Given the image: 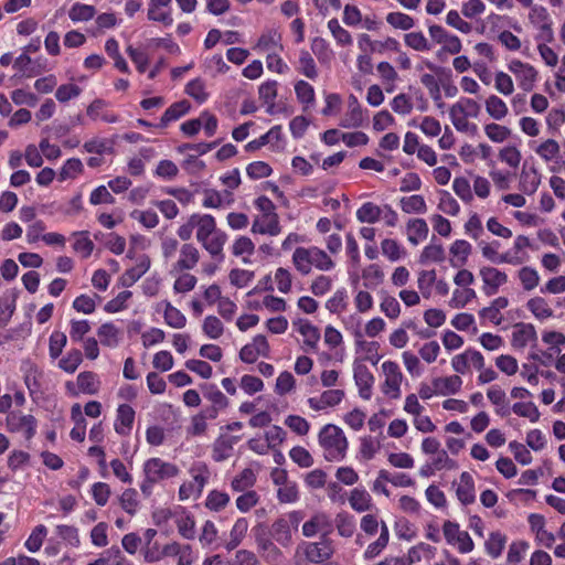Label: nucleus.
<instances>
[{"label": "nucleus", "mask_w": 565, "mask_h": 565, "mask_svg": "<svg viewBox=\"0 0 565 565\" xmlns=\"http://www.w3.org/2000/svg\"><path fill=\"white\" fill-rule=\"evenodd\" d=\"M291 263L301 276L310 275L313 268L319 271H331L335 268V262L331 255L315 245L296 247Z\"/></svg>", "instance_id": "obj_1"}, {"label": "nucleus", "mask_w": 565, "mask_h": 565, "mask_svg": "<svg viewBox=\"0 0 565 565\" xmlns=\"http://www.w3.org/2000/svg\"><path fill=\"white\" fill-rule=\"evenodd\" d=\"M254 206L259 211V215L254 217L250 232L269 236L279 235L282 227L274 202L268 196L260 195L254 200Z\"/></svg>", "instance_id": "obj_2"}, {"label": "nucleus", "mask_w": 565, "mask_h": 565, "mask_svg": "<svg viewBox=\"0 0 565 565\" xmlns=\"http://www.w3.org/2000/svg\"><path fill=\"white\" fill-rule=\"evenodd\" d=\"M319 445L327 461H342L348 451V439L343 430L333 424L324 425L319 431Z\"/></svg>", "instance_id": "obj_3"}, {"label": "nucleus", "mask_w": 565, "mask_h": 565, "mask_svg": "<svg viewBox=\"0 0 565 565\" xmlns=\"http://www.w3.org/2000/svg\"><path fill=\"white\" fill-rule=\"evenodd\" d=\"M334 551L333 541L326 534L319 541L301 542L297 547V554L302 555L306 561L312 564H322L329 561L333 556Z\"/></svg>", "instance_id": "obj_4"}, {"label": "nucleus", "mask_w": 565, "mask_h": 565, "mask_svg": "<svg viewBox=\"0 0 565 565\" xmlns=\"http://www.w3.org/2000/svg\"><path fill=\"white\" fill-rule=\"evenodd\" d=\"M256 546L260 556L269 564L284 565L286 557L280 548L267 535L263 525H257L253 529Z\"/></svg>", "instance_id": "obj_5"}, {"label": "nucleus", "mask_w": 565, "mask_h": 565, "mask_svg": "<svg viewBox=\"0 0 565 565\" xmlns=\"http://www.w3.org/2000/svg\"><path fill=\"white\" fill-rule=\"evenodd\" d=\"M443 533L446 542L460 553L466 554L473 550V542L469 533L460 530L458 523L446 521L443 525Z\"/></svg>", "instance_id": "obj_6"}, {"label": "nucleus", "mask_w": 565, "mask_h": 565, "mask_svg": "<svg viewBox=\"0 0 565 565\" xmlns=\"http://www.w3.org/2000/svg\"><path fill=\"white\" fill-rule=\"evenodd\" d=\"M179 473V468L167 462L160 458H150L143 463V475L154 482H161L163 480L175 477Z\"/></svg>", "instance_id": "obj_7"}, {"label": "nucleus", "mask_w": 565, "mask_h": 565, "mask_svg": "<svg viewBox=\"0 0 565 565\" xmlns=\"http://www.w3.org/2000/svg\"><path fill=\"white\" fill-rule=\"evenodd\" d=\"M382 372L384 375V383L382 384V392L392 399L401 397V383L403 374L399 366L391 361L382 364Z\"/></svg>", "instance_id": "obj_8"}, {"label": "nucleus", "mask_w": 565, "mask_h": 565, "mask_svg": "<svg viewBox=\"0 0 565 565\" xmlns=\"http://www.w3.org/2000/svg\"><path fill=\"white\" fill-rule=\"evenodd\" d=\"M7 427L11 433L21 434L26 440H31L38 428V420L33 415L11 413L7 417Z\"/></svg>", "instance_id": "obj_9"}, {"label": "nucleus", "mask_w": 565, "mask_h": 565, "mask_svg": "<svg viewBox=\"0 0 565 565\" xmlns=\"http://www.w3.org/2000/svg\"><path fill=\"white\" fill-rule=\"evenodd\" d=\"M200 257V250L194 244L184 243L180 246L178 257L171 265L169 273L190 271L198 266Z\"/></svg>", "instance_id": "obj_10"}, {"label": "nucleus", "mask_w": 565, "mask_h": 565, "mask_svg": "<svg viewBox=\"0 0 565 565\" xmlns=\"http://www.w3.org/2000/svg\"><path fill=\"white\" fill-rule=\"evenodd\" d=\"M458 463L451 459L445 449L431 456L420 468L419 476L423 478L433 477L437 471L441 470H456Z\"/></svg>", "instance_id": "obj_11"}, {"label": "nucleus", "mask_w": 565, "mask_h": 565, "mask_svg": "<svg viewBox=\"0 0 565 565\" xmlns=\"http://www.w3.org/2000/svg\"><path fill=\"white\" fill-rule=\"evenodd\" d=\"M366 119V110H364L354 95L348 98V110L340 121L342 128H359Z\"/></svg>", "instance_id": "obj_12"}, {"label": "nucleus", "mask_w": 565, "mask_h": 565, "mask_svg": "<svg viewBox=\"0 0 565 565\" xmlns=\"http://www.w3.org/2000/svg\"><path fill=\"white\" fill-rule=\"evenodd\" d=\"M241 440V436H232L227 433H221L213 443L212 458L216 462H222L232 457L234 446Z\"/></svg>", "instance_id": "obj_13"}, {"label": "nucleus", "mask_w": 565, "mask_h": 565, "mask_svg": "<svg viewBox=\"0 0 565 565\" xmlns=\"http://www.w3.org/2000/svg\"><path fill=\"white\" fill-rule=\"evenodd\" d=\"M254 50L259 53L271 54L275 52H282V36L281 33L276 29H268L264 31L258 38Z\"/></svg>", "instance_id": "obj_14"}, {"label": "nucleus", "mask_w": 565, "mask_h": 565, "mask_svg": "<svg viewBox=\"0 0 565 565\" xmlns=\"http://www.w3.org/2000/svg\"><path fill=\"white\" fill-rule=\"evenodd\" d=\"M227 239V234L222 230H217L213 236H209L207 238L200 241L199 244L205 249L212 259L217 263H222L225 258L224 246Z\"/></svg>", "instance_id": "obj_15"}, {"label": "nucleus", "mask_w": 565, "mask_h": 565, "mask_svg": "<svg viewBox=\"0 0 565 565\" xmlns=\"http://www.w3.org/2000/svg\"><path fill=\"white\" fill-rule=\"evenodd\" d=\"M536 339L535 328L530 323H516L512 329L511 343L515 350H523Z\"/></svg>", "instance_id": "obj_16"}, {"label": "nucleus", "mask_w": 565, "mask_h": 565, "mask_svg": "<svg viewBox=\"0 0 565 565\" xmlns=\"http://www.w3.org/2000/svg\"><path fill=\"white\" fill-rule=\"evenodd\" d=\"M354 381L359 388V395L363 399H370L372 396V387L374 377L366 365L355 362L354 363Z\"/></svg>", "instance_id": "obj_17"}, {"label": "nucleus", "mask_w": 565, "mask_h": 565, "mask_svg": "<svg viewBox=\"0 0 565 565\" xmlns=\"http://www.w3.org/2000/svg\"><path fill=\"white\" fill-rule=\"evenodd\" d=\"M150 257L146 254L139 255L137 257L136 265L126 269V271L121 275L120 284L124 287H131L150 269Z\"/></svg>", "instance_id": "obj_18"}, {"label": "nucleus", "mask_w": 565, "mask_h": 565, "mask_svg": "<svg viewBox=\"0 0 565 565\" xmlns=\"http://www.w3.org/2000/svg\"><path fill=\"white\" fill-rule=\"evenodd\" d=\"M170 3L171 0H150L147 13L148 19L170 26L173 23Z\"/></svg>", "instance_id": "obj_19"}, {"label": "nucleus", "mask_w": 565, "mask_h": 565, "mask_svg": "<svg viewBox=\"0 0 565 565\" xmlns=\"http://www.w3.org/2000/svg\"><path fill=\"white\" fill-rule=\"evenodd\" d=\"M344 397V391L342 390H328L321 393L320 396L309 397V407L313 411H323L328 407H334L339 405Z\"/></svg>", "instance_id": "obj_20"}, {"label": "nucleus", "mask_w": 565, "mask_h": 565, "mask_svg": "<svg viewBox=\"0 0 565 565\" xmlns=\"http://www.w3.org/2000/svg\"><path fill=\"white\" fill-rule=\"evenodd\" d=\"M135 411L128 404H120L117 408L114 423L115 431L120 436H128L132 429L135 420Z\"/></svg>", "instance_id": "obj_21"}, {"label": "nucleus", "mask_w": 565, "mask_h": 565, "mask_svg": "<svg viewBox=\"0 0 565 565\" xmlns=\"http://www.w3.org/2000/svg\"><path fill=\"white\" fill-rule=\"evenodd\" d=\"M98 341L106 348H116L122 339V330L114 322H105L97 330Z\"/></svg>", "instance_id": "obj_22"}, {"label": "nucleus", "mask_w": 565, "mask_h": 565, "mask_svg": "<svg viewBox=\"0 0 565 565\" xmlns=\"http://www.w3.org/2000/svg\"><path fill=\"white\" fill-rule=\"evenodd\" d=\"M233 202V193L230 191L223 193L214 189L203 191L202 206L205 209H221L231 205Z\"/></svg>", "instance_id": "obj_23"}, {"label": "nucleus", "mask_w": 565, "mask_h": 565, "mask_svg": "<svg viewBox=\"0 0 565 565\" xmlns=\"http://www.w3.org/2000/svg\"><path fill=\"white\" fill-rule=\"evenodd\" d=\"M191 109V105L188 100H179L171 104L163 115L160 118L158 128H167L171 122L179 120L181 117L185 116Z\"/></svg>", "instance_id": "obj_24"}, {"label": "nucleus", "mask_w": 565, "mask_h": 565, "mask_svg": "<svg viewBox=\"0 0 565 565\" xmlns=\"http://www.w3.org/2000/svg\"><path fill=\"white\" fill-rule=\"evenodd\" d=\"M270 539L281 547H289L292 544V529L281 518L273 522L269 530Z\"/></svg>", "instance_id": "obj_25"}, {"label": "nucleus", "mask_w": 565, "mask_h": 565, "mask_svg": "<svg viewBox=\"0 0 565 565\" xmlns=\"http://www.w3.org/2000/svg\"><path fill=\"white\" fill-rule=\"evenodd\" d=\"M456 486L457 499L463 504L468 505L476 499L475 483L472 476L469 472H462L460 480Z\"/></svg>", "instance_id": "obj_26"}, {"label": "nucleus", "mask_w": 565, "mask_h": 565, "mask_svg": "<svg viewBox=\"0 0 565 565\" xmlns=\"http://www.w3.org/2000/svg\"><path fill=\"white\" fill-rule=\"evenodd\" d=\"M429 233V227L424 218H412L406 224V235L408 242L416 246L424 242Z\"/></svg>", "instance_id": "obj_27"}, {"label": "nucleus", "mask_w": 565, "mask_h": 565, "mask_svg": "<svg viewBox=\"0 0 565 565\" xmlns=\"http://www.w3.org/2000/svg\"><path fill=\"white\" fill-rule=\"evenodd\" d=\"M330 525V520L327 514L316 513L302 524V534L306 537H313L320 532H327Z\"/></svg>", "instance_id": "obj_28"}, {"label": "nucleus", "mask_w": 565, "mask_h": 565, "mask_svg": "<svg viewBox=\"0 0 565 565\" xmlns=\"http://www.w3.org/2000/svg\"><path fill=\"white\" fill-rule=\"evenodd\" d=\"M294 326L301 337L300 341L309 349H313L320 340L319 329L307 320H299Z\"/></svg>", "instance_id": "obj_29"}, {"label": "nucleus", "mask_w": 565, "mask_h": 565, "mask_svg": "<svg viewBox=\"0 0 565 565\" xmlns=\"http://www.w3.org/2000/svg\"><path fill=\"white\" fill-rule=\"evenodd\" d=\"M349 503L350 507L359 513L370 511L373 507L372 497L363 487H356L351 490Z\"/></svg>", "instance_id": "obj_30"}, {"label": "nucleus", "mask_w": 565, "mask_h": 565, "mask_svg": "<svg viewBox=\"0 0 565 565\" xmlns=\"http://www.w3.org/2000/svg\"><path fill=\"white\" fill-rule=\"evenodd\" d=\"M196 231L195 238L198 243L207 238L209 236H213L215 232L218 230L216 225V220L211 214H201L196 213Z\"/></svg>", "instance_id": "obj_31"}, {"label": "nucleus", "mask_w": 565, "mask_h": 565, "mask_svg": "<svg viewBox=\"0 0 565 565\" xmlns=\"http://www.w3.org/2000/svg\"><path fill=\"white\" fill-rule=\"evenodd\" d=\"M390 541V531L384 521H381V532L376 541L370 543L363 553L364 559H373L379 556L387 546Z\"/></svg>", "instance_id": "obj_32"}, {"label": "nucleus", "mask_w": 565, "mask_h": 565, "mask_svg": "<svg viewBox=\"0 0 565 565\" xmlns=\"http://www.w3.org/2000/svg\"><path fill=\"white\" fill-rule=\"evenodd\" d=\"M450 264L452 267H461L466 264L471 253V245L465 239H457L450 246Z\"/></svg>", "instance_id": "obj_33"}, {"label": "nucleus", "mask_w": 565, "mask_h": 565, "mask_svg": "<svg viewBox=\"0 0 565 565\" xmlns=\"http://www.w3.org/2000/svg\"><path fill=\"white\" fill-rule=\"evenodd\" d=\"M295 94L297 100L302 105L303 110H308L315 105L316 93L311 84L303 79H299L295 83Z\"/></svg>", "instance_id": "obj_34"}, {"label": "nucleus", "mask_w": 565, "mask_h": 565, "mask_svg": "<svg viewBox=\"0 0 565 565\" xmlns=\"http://www.w3.org/2000/svg\"><path fill=\"white\" fill-rule=\"evenodd\" d=\"M21 371L23 372L24 383L30 392V395L39 393L41 388V373L39 372L38 367L29 360H26L22 363Z\"/></svg>", "instance_id": "obj_35"}, {"label": "nucleus", "mask_w": 565, "mask_h": 565, "mask_svg": "<svg viewBox=\"0 0 565 565\" xmlns=\"http://www.w3.org/2000/svg\"><path fill=\"white\" fill-rule=\"evenodd\" d=\"M310 47L321 64H329L334 58L330 43L323 38H313Z\"/></svg>", "instance_id": "obj_36"}, {"label": "nucleus", "mask_w": 565, "mask_h": 565, "mask_svg": "<svg viewBox=\"0 0 565 565\" xmlns=\"http://www.w3.org/2000/svg\"><path fill=\"white\" fill-rule=\"evenodd\" d=\"M256 480L255 471L250 468H245L233 478L231 488L235 492L248 491L254 487Z\"/></svg>", "instance_id": "obj_37"}, {"label": "nucleus", "mask_w": 565, "mask_h": 565, "mask_svg": "<svg viewBox=\"0 0 565 565\" xmlns=\"http://www.w3.org/2000/svg\"><path fill=\"white\" fill-rule=\"evenodd\" d=\"M328 30L330 31L333 40L337 45L340 47L351 46L353 44V39L351 33L341 26L338 19L332 18L327 23Z\"/></svg>", "instance_id": "obj_38"}, {"label": "nucleus", "mask_w": 565, "mask_h": 565, "mask_svg": "<svg viewBox=\"0 0 565 565\" xmlns=\"http://www.w3.org/2000/svg\"><path fill=\"white\" fill-rule=\"evenodd\" d=\"M249 523L246 518H238L230 532V540L225 544L227 551L236 548L245 537Z\"/></svg>", "instance_id": "obj_39"}, {"label": "nucleus", "mask_w": 565, "mask_h": 565, "mask_svg": "<svg viewBox=\"0 0 565 565\" xmlns=\"http://www.w3.org/2000/svg\"><path fill=\"white\" fill-rule=\"evenodd\" d=\"M84 171V166L81 159L78 158H71L67 159L63 166L61 167L57 179L60 182H64L67 180H74L79 174H82Z\"/></svg>", "instance_id": "obj_40"}, {"label": "nucleus", "mask_w": 565, "mask_h": 565, "mask_svg": "<svg viewBox=\"0 0 565 565\" xmlns=\"http://www.w3.org/2000/svg\"><path fill=\"white\" fill-rule=\"evenodd\" d=\"M72 419L74 420L75 426L71 430L70 436L73 440L82 443L86 435V419L83 416L79 404H74L72 406Z\"/></svg>", "instance_id": "obj_41"}, {"label": "nucleus", "mask_w": 565, "mask_h": 565, "mask_svg": "<svg viewBox=\"0 0 565 565\" xmlns=\"http://www.w3.org/2000/svg\"><path fill=\"white\" fill-rule=\"evenodd\" d=\"M170 275L175 277L173 282L175 294H186L193 290L198 284L196 277L189 271L170 273Z\"/></svg>", "instance_id": "obj_42"}, {"label": "nucleus", "mask_w": 565, "mask_h": 565, "mask_svg": "<svg viewBox=\"0 0 565 565\" xmlns=\"http://www.w3.org/2000/svg\"><path fill=\"white\" fill-rule=\"evenodd\" d=\"M382 215V206L365 202L356 210V218L361 223L374 224Z\"/></svg>", "instance_id": "obj_43"}, {"label": "nucleus", "mask_w": 565, "mask_h": 565, "mask_svg": "<svg viewBox=\"0 0 565 565\" xmlns=\"http://www.w3.org/2000/svg\"><path fill=\"white\" fill-rule=\"evenodd\" d=\"M161 307L163 308V317L167 324L175 329L185 327L186 318L178 308L172 306L169 301L162 302Z\"/></svg>", "instance_id": "obj_44"}, {"label": "nucleus", "mask_w": 565, "mask_h": 565, "mask_svg": "<svg viewBox=\"0 0 565 565\" xmlns=\"http://www.w3.org/2000/svg\"><path fill=\"white\" fill-rule=\"evenodd\" d=\"M190 475L191 483L196 489V494L200 495L210 478V470L204 462H196L190 468Z\"/></svg>", "instance_id": "obj_45"}, {"label": "nucleus", "mask_w": 565, "mask_h": 565, "mask_svg": "<svg viewBox=\"0 0 565 565\" xmlns=\"http://www.w3.org/2000/svg\"><path fill=\"white\" fill-rule=\"evenodd\" d=\"M401 209L407 214H424L427 211V204L423 195L413 194L401 199Z\"/></svg>", "instance_id": "obj_46"}, {"label": "nucleus", "mask_w": 565, "mask_h": 565, "mask_svg": "<svg viewBox=\"0 0 565 565\" xmlns=\"http://www.w3.org/2000/svg\"><path fill=\"white\" fill-rule=\"evenodd\" d=\"M297 70L300 74L306 76L309 79H316L318 77V70L316 62L311 54L306 51L301 50L299 52V60H298V66Z\"/></svg>", "instance_id": "obj_47"}, {"label": "nucleus", "mask_w": 565, "mask_h": 565, "mask_svg": "<svg viewBox=\"0 0 565 565\" xmlns=\"http://www.w3.org/2000/svg\"><path fill=\"white\" fill-rule=\"evenodd\" d=\"M449 116L452 125L458 131L469 134H475L477 131V126L475 124L469 122V117L466 114H463L459 107L452 105L449 110Z\"/></svg>", "instance_id": "obj_48"}, {"label": "nucleus", "mask_w": 565, "mask_h": 565, "mask_svg": "<svg viewBox=\"0 0 565 565\" xmlns=\"http://www.w3.org/2000/svg\"><path fill=\"white\" fill-rule=\"evenodd\" d=\"M278 83L274 79H268L260 84L258 87L259 99L268 107L267 111L271 113L275 107V99L277 97Z\"/></svg>", "instance_id": "obj_49"}, {"label": "nucleus", "mask_w": 565, "mask_h": 565, "mask_svg": "<svg viewBox=\"0 0 565 565\" xmlns=\"http://www.w3.org/2000/svg\"><path fill=\"white\" fill-rule=\"evenodd\" d=\"M527 309L533 313V316L544 321L551 317H553V310L550 307L548 302L542 297H534L527 301Z\"/></svg>", "instance_id": "obj_50"}, {"label": "nucleus", "mask_w": 565, "mask_h": 565, "mask_svg": "<svg viewBox=\"0 0 565 565\" xmlns=\"http://www.w3.org/2000/svg\"><path fill=\"white\" fill-rule=\"evenodd\" d=\"M175 525L183 539L193 540L195 537V521L189 513L182 512L177 515Z\"/></svg>", "instance_id": "obj_51"}, {"label": "nucleus", "mask_w": 565, "mask_h": 565, "mask_svg": "<svg viewBox=\"0 0 565 565\" xmlns=\"http://www.w3.org/2000/svg\"><path fill=\"white\" fill-rule=\"evenodd\" d=\"M255 252V244L247 236L237 237L232 246V253L235 256H242L244 263H249V257Z\"/></svg>", "instance_id": "obj_52"}, {"label": "nucleus", "mask_w": 565, "mask_h": 565, "mask_svg": "<svg viewBox=\"0 0 565 565\" xmlns=\"http://www.w3.org/2000/svg\"><path fill=\"white\" fill-rule=\"evenodd\" d=\"M100 297L97 294L93 295H79L73 301V308L81 313L90 315L95 311L97 301Z\"/></svg>", "instance_id": "obj_53"}, {"label": "nucleus", "mask_w": 565, "mask_h": 565, "mask_svg": "<svg viewBox=\"0 0 565 565\" xmlns=\"http://www.w3.org/2000/svg\"><path fill=\"white\" fill-rule=\"evenodd\" d=\"M95 13V7L76 2L71 7L68 17L73 22H86L93 19Z\"/></svg>", "instance_id": "obj_54"}, {"label": "nucleus", "mask_w": 565, "mask_h": 565, "mask_svg": "<svg viewBox=\"0 0 565 565\" xmlns=\"http://www.w3.org/2000/svg\"><path fill=\"white\" fill-rule=\"evenodd\" d=\"M445 259V249L441 244L431 242L424 247L419 262L420 264L441 263Z\"/></svg>", "instance_id": "obj_55"}, {"label": "nucleus", "mask_w": 565, "mask_h": 565, "mask_svg": "<svg viewBox=\"0 0 565 565\" xmlns=\"http://www.w3.org/2000/svg\"><path fill=\"white\" fill-rule=\"evenodd\" d=\"M462 384L461 379L458 375L448 377H438L434 380V385L437 387V392L440 395L454 394L459 391Z\"/></svg>", "instance_id": "obj_56"}, {"label": "nucleus", "mask_w": 565, "mask_h": 565, "mask_svg": "<svg viewBox=\"0 0 565 565\" xmlns=\"http://www.w3.org/2000/svg\"><path fill=\"white\" fill-rule=\"evenodd\" d=\"M83 148L88 153L102 156L113 152L114 141L105 138H92L84 143Z\"/></svg>", "instance_id": "obj_57"}, {"label": "nucleus", "mask_w": 565, "mask_h": 565, "mask_svg": "<svg viewBox=\"0 0 565 565\" xmlns=\"http://www.w3.org/2000/svg\"><path fill=\"white\" fill-rule=\"evenodd\" d=\"M46 535V526L43 524H39L32 530L31 534L29 535L24 543V546L26 547L28 551L35 553L40 551Z\"/></svg>", "instance_id": "obj_58"}, {"label": "nucleus", "mask_w": 565, "mask_h": 565, "mask_svg": "<svg viewBox=\"0 0 565 565\" xmlns=\"http://www.w3.org/2000/svg\"><path fill=\"white\" fill-rule=\"evenodd\" d=\"M435 554L436 547L426 543H418L417 545L411 547L407 553L413 564L420 562L422 559L430 561L435 557Z\"/></svg>", "instance_id": "obj_59"}, {"label": "nucleus", "mask_w": 565, "mask_h": 565, "mask_svg": "<svg viewBox=\"0 0 565 565\" xmlns=\"http://www.w3.org/2000/svg\"><path fill=\"white\" fill-rule=\"evenodd\" d=\"M381 449V443L371 436H365L360 439L359 455L363 460H371Z\"/></svg>", "instance_id": "obj_60"}, {"label": "nucleus", "mask_w": 565, "mask_h": 565, "mask_svg": "<svg viewBox=\"0 0 565 565\" xmlns=\"http://www.w3.org/2000/svg\"><path fill=\"white\" fill-rule=\"evenodd\" d=\"M438 195V210L451 216H456L460 212L459 203L448 191L441 190Z\"/></svg>", "instance_id": "obj_61"}, {"label": "nucleus", "mask_w": 565, "mask_h": 565, "mask_svg": "<svg viewBox=\"0 0 565 565\" xmlns=\"http://www.w3.org/2000/svg\"><path fill=\"white\" fill-rule=\"evenodd\" d=\"M228 503L230 495L218 490L210 491L205 499V507L215 512L223 510Z\"/></svg>", "instance_id": "obj_62"}, {"label": "nucleus", "mask_w": 565, "mask_h": 565, "mask_svg": "<svg viewBox=\"0 0 565 565\" xmlns=\"http://www.w3.org/2000/svg\"><path fill=\"white\" fill-rule=\"evenodd\" d=\"M75 241L73 244V248L76 253H78L83 258H87L92 255L94 250V243L88 237L87 232H78L74 233Z\"/></svg>", "instance_id": "obj_63"}, {"label": "nucleus", "mask_w": 565, "mask_h": 565, "mask_svg": "<svg viewBox=\"0 0 565 565\" xmlns=\"http://www.w3.org/2000/svg\"><path fill=\"white\" fill-rule=\"evenodd\" d=\"M121 509L130 515H135L139 509L138 492L135 489H126L119 497Z\"/></svg>", "instance_id": "obj_64"}]
</instances>
